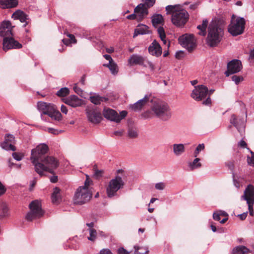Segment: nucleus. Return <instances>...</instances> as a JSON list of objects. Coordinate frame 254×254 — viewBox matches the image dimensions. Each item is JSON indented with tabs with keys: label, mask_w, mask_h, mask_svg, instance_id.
<instances>
[{
	"label": "nucleus",
	"mask_w": 254,
	"mask_h": 254,
	"mask_svg": "<svg viewBox=\"0 0 254 254\" xmlns=\"http://www.w3.org/2000/svg\"><path fill=\"white\" fill-rule=\"evenodd\" d=\"M167 14H171L172 23L177 27H182L188 22L189 14L188 11L177 5H169L166 7Z\"/></svg>",
	"instance_id": "obj_1"
},
{
	"label": "nucleus",
	"mask_w": 254,
	"mask_h": 254,
	"mask_svg": "<svg viewBox=\"0 0 254 254\" xmlns=\"http://www.w3.org/2000/svg\"><path fill=\"white\" fill-rule=\"evenodd\" d=\"M33 165L34 166L36 172L42 177L45 175V172L54 174L55 170L59 165V162L54 157L47 156Z\"/></svg>",
	"instance_id": "obj_2"
},
{
	"label": "nucleus",
	"mask_w": 254,
	"mask_h": 254,
	"mask_svg": "<svg viewBox=\"0 0 254 254\" xmlns=\"http://www.w3.org/2000/svg\"><path fill=\"white\" fill-rule=\"evenodd\" d=\"M223 30L220 27L217 22L212 21L208 27V34L206 43L210 47L218 46L223 36Z\"/></svg>",
	"instance_id": "obj_3"
},
{
	"label": "nucleus",
	"mask_w": 254,
	"mask_h": 254,
	"mask_svg": "<svg viewBox=\"0 0 254 254\" xmlns=\"http://www.w3.org/2000/svg\"><path fill=\"white\" fill-rule=\"evenodd\" d=\"M86 180L83 186L79 187L76 190L73 201L76 204L81 205L88 202L92 197V193L89 189L92 182L88 175H86Z\"/></svg>",
	"instance_id": "obj_4"
},
{
	"label": "nucleus",
	"mask_w": 254,
	"mask_h": 254,
	"mask_svg": "<svg viewBox=\"0 0 254 254\" xmlns=\"http://www.w3.org/2000/svg\"><path fill=\"white\" fill-rule=\"evenodd\" d=\"M151 110L155 116L163 121H167L171 118L172 113L169 105L162 101L154 102Z\"/></svg>",
	"instance_id": "obj_5"
},
{
	"label": "nucleus",
	"mask_w": 254,
	"mask_h": 254,
	"mask_svg": "<svg viewBox=\"0 0 254 254\" xmlns=\"http://www.w3.org/2000/svg\"><path fill=\"white\" fill-rule=\"evenodd\" d=\"M245 25L246 20L243 17H236L233 15L228 31L233 36L241 35L244 32Z\"/></svg>",
	"instance_id": "obj_6"
},
{
	"label": "nucleus",
	"mask_w": 254,
	"mask_h": 254,
	"mask_svg": "<svg viewBox=\"0 0 254 254\" xmlns=\"http://www.w3.org/2000/svg\"><path fill=\"white\" fill-rule=\"evenodd\" d=\"M125 183L122 178L116 176L111 180L106 187V193L109 197H112L117 195V191L123 188Z\"/></svg>",
	"instance_id": "obj_7"
},
{
	"label": "nucleus",
	"mask_w": 254,
	"mask_h": 254,
	"mask_svg": "<svg viewBox=\"0 0 254 254\" xmlns=\"http://www.w3.org/2000/svg\"><path fill=\"white\" fill-rule=\"evenodd\" d=\"M30 209L26 216V219L28 221H32L35 219L38 218L43 216L44 212L41 208V202L35 200L31 202L29 205Z\"/></svg>",
	"instance_id": "obj_8"
},
{
	"label": "nucleus",
	"mask_w": 254,
	"mask_h": 254,
	"mask_svg": "<svg viewBox=\"0 0 254 254\" xmlns=\"http://www.w3.org/2000/svg\"><path fill=\"white\" fill-rule=\"evenodd\" d=\"M49 147L46 144H40L31 150L30 160L32 163L35 164L45 157V154L48 152Z\"/></svg>",
	"instance_id": "obj_9"
},
{
	"label": "nucleus",
	"mask_w": 254,
	"mask_h": 254,
	"mask_svg": "<svg viewBox=\"0 0 254 254\" xmlns=\"http://www.w3.org/2000/svg\"><path fill=\"white\" fill-rule=\"evenodd\" d=\"M180 44L189 52H191L196 47V41L192 34H185L179 38Z\"/></svg>",
	"instance_id": "obj_10"
},
{
	"label": "nucleus",
	"mask_w": 254,
	"mask_h": 254,
	"mask_svg": "<svg viewBox=\"0 0 254 254\" xmlns=\"http://www.w3.org/2000/svg\"><path fill=\"white\" fill-rule=\"evenodd\" d=\"M208 88L203 85H199L194 87L190 96L196 101H200L205 99L208 95Z\"/></svg>",
	"instance_id": "obj_11"
},
{
	"label": "nucleus",
	"mask_w": 254,
	"mask_h": 254,
	"mask_svg": "<svg viewBox=\"0 0 254 254\" xmlns=\"http://www.w3.org/2000/svg\"><path fill=\"white\" fill-rule=\"evenodd\" d=\"M2 44L3 50L5 51L12 49H20L22 47V44L11 36L4 38Z\"/></svg>",
	"instance_id": "obj_12"
},
{
	"label": "nucleus",
	"mask_w": 254,
	"mask_h": 254,
	"mask_svg": "<svg viewBox=\"0 0 254 254\" xmlns=\"http://www.w3.org/2000/svg\"><path fill=\"white\" fill-rule=\"evenodd\" d=\"M242 69V64L240 60H233L227 64V71L226 72L227 76L229 74L237 73Z\"/></svg>",
	"instance_id": "obj_13"
},
{
	"label": "nucleus",
	"mask_w": 254,
	"mask_h": 254,
	"mask_svg": "<svg viewBox=\"0 0 254 254\" xmlns=\"http://www.w3.org/2000/svg\"><path fill=\"white\" fill-rule=\"evenodd\" d=\"M86 115L88 121L94 124L100 123L102 119L101 113L94 109H87Z\"/></svg>",
	"instance_id": "obj_14"
},
{
	"label": "nucleus",
	"mask_w": 254,
	"mask_h": 254,
	"mask_svg": "<svg viewBox=\"0 0 254 254\" xmlns=\"http://www.w3.org/2000/svg\"><path fill=\"white\" fill-rule=\"evenodd\" d=\"M12 28L9 21H3L0 26V36L3 37V38L12 36Z\"/></svg>",
	"instance_id": "obj_15"
},
{
	"label": "nucleus",
	"mask_w": 254,
	"mask_h": 254,
	"mask_svg": "<svg viewBox=\"0 0 254 254\" xmlns=\"http://www.w3.org/2000/svg\"><path fill=\"white\" fill-rule=\"evenodd\" d=\"M242 198L247 201V203H254V187L249 185L246 188Z\"/></svg>",
	"instance_id": "obj_16"
},
{
	"label": "nucleus",
	"mask_w": 254,
	"mask_h": 254,
	"mask_svg": "<svg viewBox=\"0 0 254 254\" xmlns=\"http://www.w3.org/2000/svg\"><path fill=\"white\" fill-rule=\"evenodd\" d=\"M148 52L151 55L159 57L162 53V49L159 43L154 40L148 47Z\"/></svg>",
	"instance_id": "obj_17"
},
{
	"label": "nucleus",
	"mask_w": 254,
	"mask_h": 254,
	"mask_svg": "<svg viewBox=\"0 0 254 254\" xmlns=\"http://www.w3.org/2000/svg\"><path fill=\"white\" fill-rule=\"evenodd\" d=\"M145 4L143 3L139 4L134 9V12L137 15L138 20H142L148 14V9Z\"/></svg>",
	"instance_id": "obj_18"
},
{
	"label": "nucleus",
	"mask_w": 254,
	"mask_h": 254,
	"mask_svg": "<svg viewBox=\"0 0 254 254\" xmlns=\"http://www.w3.org/2000/svg\"><path fill=\"white\" fill-rule=\"evenodd\" d=\"M55 106L52 104L47 103L44 102H38L37 108L42 114L49 115L53 111Z\"/></svg>",
	"instance_id": "obj_19"
},
{
	"label": "nucleus",
	"mask_w": 254,
	"mask_h": 254,
	"mask_svg": "<svg viewBox=\"0 0 254 254\" xmlns=\"http://www.w3.org/2000/svg\"><path fill=\"white\" fill-rule=\"evenodd\" d=\"M103 115L106 119L109 120L116 123L120 122L119 114L114 110L110 109L104 110L103 111Z\"/></svg>",
	"instance_id": "obj_20"
},
{
	"label": "nucleus",
	"mask_w": 254,
	"mask_h": 254,
	"mask_svg": "<svg viewBox=\"0 0 254 254\" xmlns=\"http://www.w3.org/2000/svg\"><path fill=\"white\" fill-rule=\"evenodd\" d=\"M148 100L149 96L145 95L143 98L139 100L135 103L130 105L129 108L135 112L140 111Z\"/></svg>",
	"instance_id": "obj_21"
},
{
	"label": "nucleus",
	"mask_w": 254,
	"mask_h": 254,
	"mask_svg": "<svg viewBox=\"0 0 254 254\" xmlns=\"http://www.w3.org/2000/svg\"><path fill=\"white\" fill-rule=\"evenodd\" d=\"M64 102L72 107H77L82 105V100L76 95H71L68 98L64 99Z\"/></svg>",
	"instance_id": "obj_22"
},
{
	"label": "nucleus",
	"mask_w": 254,
	"mask_h": 254,
	"mask_svg": "<svg viewBox=\"0 0 254 254\" xmlns=\"http://www.w3.org/2000/svg\"><path fill=\"white\" fill-rule=\"evenodd\" d=\"M145 61V58L142 56L137 54H133L128 60V64L130 66L134 64L143 65Z\"/></svg>",
	"instance_id": "obj_23"
},
{
	"label": "nucleus",
	"mask_w": 254,
	"mask_h": 254,
	"mask_svg": "<svg viewBox=\"0 0 254 254\" xmlns=\"http://www.w3.org/2000/svg\"><path fill=\"white\" fill-rule=\"evenodd\" d=\"M12 17L14 19H19L21 22H25L24 26H26L27 24L26 20L28 19L27 15L22 11L18 10L14 12L12 15Z\"/></svg>",
	"instance_id": "obj_24"
},
{
	"label": "nucleus",
	"mask_w": 254,
	"mask_h": 254,
	"mask_svg": "<svg viewBox=\"0 0 254 254\" xmlns=\"http://www.w3.org/2000/svg\"><path fill=\"white\" fill-rule=\"evenodd\" d=\"M17 4V0H0V6L3 9L13 8Z\"/></svg>",
	"instance_id": "obj_25"
},
{
	"label": "nucleus",
	"mask_w": 254,
	"mask_h": 254,
	"mask_svg": "<svg viewBox=\"0 0 254 254\" xmlns=\"http://www.w3.org/2000/svg\"><path fill=\"white\" fill-rule=\"evenodd\" d=\"M149 32V27L143 24L138 25L137 28L134 30V33L133 34V38L137 36L139 34H148Z\"/></svg>",
	"instance_id": "obj_26"
},
{
	"label": "nucleus",
	"mask_w": 254,
	"mask_h": 254,
	"mask_svg": "<svg viewBox=\"0 0 254 254\" xmlns=\"http://www.w3.org/2000/svg\"><path fill=\"white\" fill-rule=\"evenodd\" d=\"M60 189L57 187L54 188L53 192L51 196L53 203L58 204L61 201V195Z\"/></svg>",
	"instance_id": "obj_27"
},
{
	"label": "nucleus",
	"mask_w": 254,
	"mask_h": 254,
	"mask_svg": "<svg viewBox=\"0 0 254 254\" xmlns=\"http://www.w3.org/2000/svg\"><path fill=\"white\" fill-rule=\"evenodd\" d=\"M173 151L176 156H180L185 151V147L184 144L178 143L173 145Z\"/></svg>",
	"instance_id": "obj_28"
},
{
	"label": "nucleus",
	"mask_w": 254,
	"mask_h": 254,
	"mask_svg": "<svg viewBox=\"0 0 254 254\" xmlns=\"http://www.w3.org/2000/svg\"><path fill=\"white\" fill-rule=\"evenodd\" d=\"M151 21L154 26H157L164 23V18L160 14H154L151 17Z\"/></svg>",
	"instance_id": "obj_29"
},
{
	"label": "nucleus",
	"mask_w": 254,
	"mask_h": 254,
	"mask_svg": "<svg viewBox=\"0 0 254 254\" xmlns=\"http://www.w3.org/2000/svg\"><path fill=\"white\" fill-rule=\"evenodd\" d=\"M8 215V208L6 203L0 202V218L6 217Z\"/></svg>",
	"instance_id": "obj_30"
},
{
	"label": "nucleus",
	"mask_w": 254,
	"mask_h": 254,
	"mask_svg": "<svg viewBox=\"0 0 254 254\" xmlns=\"http://www.w3.org/2000/svg\"><path fill=\"white\" fill-rule=\"evenodd\" d=\"M157 32L161 40L163 41L164 44L167 45V48H169L170 44L169 42H167L166 40V34L164 28L162 27H159L157 29Z\"/></svg>",
	"instance_id": "obj_31"
},
{
	"label": "nucleus",
	"mask_w": 254,
	"mask_h": 254,
	"mask_svg": "<svg viewBox=\"0 0 254 254\" xmlns=\"http://www.w3.org/2000/svg\"><path fill=\"white\" fill-rule=\"evenodd\" d=\"M208 25V21L206 19H204L202 21L201 24L197 26V28L199 30V32L198 34L200 35L204 36L206 34V29Z\"/></svg>",
	"instance_id": "obj_32"
},
{
	"label": "nucleus",
	"mask_w": 254,
	"mask_h": 254,
	"mask_svg": "<svg viewBox=\"0 0 254 254\" xmlns=\"http://www.w3.org/2000/svg\"><path fill=\"white\" fill-rule=\"evenodd\" d=\"M48 116L52 119L58 121L61 120L62 118V114L57 110L55 106L53 109V111H52L51 113H50Z\"/></svg>",
	"instance_id": "obj_33"
},
{
	"label": "nucleus",
	"mask_w": 254,
	"mask_h": 254,
	"mask_svg": "<svg viewBox=\"0 0 254 254\" xmlns=\"http://www.w3.org/2000/svg\"><path fill=\"white\" fill-rule=\"evenodd\" d=\"M249 250L245 246H240L233 249V254H247Z\"/></svg>",
	"instance_id": "obj_34"
},
{
	"label": "nucleus",
	"mask_w": 254,
	"mask_h": 254,
	"mask_svg": "<svg viewBox=\"0 0 254 254\" xmlns=\"http://www.w3.org/2000/svg\"><path fill=\"white\" fill-rule=\"evenodd\" d=\"M103 66L108 67L113 74H116L118 72L117 64L114 61L108 64H104Z\"/></svg>",
	"instance_id": "obj_35"
},
{
	"label": "nucleus",
	"mask_w": 254,
	"mask_h": 254,
	"mask_svg": "<svg viewBox=\"0 0 254 254\" xmlns=\"http://www.w3.org/2000/svg\"><path fill=\"white\" fill-rule=\"evenodd\" d=\"M134 253L133 254H147L149 253L148 248L145 247H134Z\"/></svg>",
	"instance_id": "obj_36"
},
{
	"label": "nucleus",
	"mask_w": 254,
	"mask_h": 254,
	"mask_svg": "<svg viewBox=\"0 0 254 254\" xmlns=\"http://www.w3.org/2000/svg\"><path fill=\"white\" fill-rule=\"evenodd\" d=\"M0 145L2 149L6 150H12L13 151L16 150L15 146L7 142L5 139L0 143Z\"/></svg>",
	"instance_id": "obj_37"
},
{
	"label": "nucleus",
	"mask_w": 254,
	"mask_h": 254,
	"mask_svg": "<svg viewBox=\"0 0 254 254\" xmlns=\"http://www.w3.org/2000/svg\"><path fill=\"white\" fill-rule=\"evenodd\" d=\"M107 99L99 96L90 97V101L95 105L100 104L101 102L107 101Z\"/></svg>",
	"instance_id": "obj_38"
},
{
	"label": "nucleus",
	"mask_w": 254,
	"mask_h": 254,
	"mask_svg": "<svg viewBox=\"0 0 254 254\" xmlns=\"http://www.w3.org/2000/svg\"><path fill=\"white\" fill-rule=\"evenodd\" d=\"M200 159L196 158L193 160L192 162L189 163V166L191 170L197 169L201 167V164L199 162Z\"/></svg>",
	"instance_id": "obj_39"
},
{
	"label": "nucleus",
	"mask_w": 254,
	"mask_h": 254,
	"mask_svg": "<svg viewBox=\"0 0 254 254\" xmlns=\"http://www.w3.org/2000/svg\"><path fill=\"white\" fill-rule=\"evenodd\" d=\"M69 94V89L67 87L62 88L57 93V95L59 97H65Z\"/></svg>",
	"instance_id": "obj_40"
},
{
	"label": "nucleus",
	"mask_w": 254,
	"mask_h": 254,
	"mask_svg": "<svg viewBox=\"0 0 254 254\" xmlns=\"http://www.w3.org/2000/svg\"><path fill=\"white\" fill-rule=\"evenodd\" d=\"M89 236L88 237V239L89 241L94 242L96 239L97 232L96 230L93 228L89 229Z\"/></svg>",
	"instance_id": "obj_41"
},
{
	"label": "nucleus",
	"mask_w": 254,
	"mask_h": 254,
	"mask_svg": "<svg viewBox=\"0 0 254 254\" xmlns=\"http://www.w3.org/2000/svg\"><path fill=\"white\" fill-rule=\"evenodd\" d=\"M214 89H210V90H208V97H207L206 99L203 101L202 104L203 105H206V106H209L211 104V100L210 97V95L214 92Z\"/></svg>",
	"instance_id": "obj_42"
},
{
	"label": "nucleus",
	"mask_w": 254,
	"mask_h": 254,
	"mask_svg": "<svg viewBox=\"0 0 254 254\" xmlns=\"http://www.w3.org/2000/svg\"><path fill=\"white\" fill-rule=\"evenodd\" d=\"M4 139L8 143L13 145L15 143L14 136L10 134H5L4 136Z\"/></svg>",
	"instance_id": "obj_43"
},
{
	"label": "nucleus",
	"mask_w": 254,
	"mask_h": 254,
	"mask_svg": "<svg viewBox=\"0 0 254 254\" xmlns=\"http://www.w3.org/2000/svg\"><path fill=\"white\" fill-rule=\"evenodd\" d=\"M204 148H205V145H204V143H201V144H198L197 145V146L196 147L195 150L194 151V156L195 157H196L198 156L199 152L203 150L204 149Z\"/></svg>",
	"instance_id": "obj_44"
},
{
	"label": "nucleus",
	"mask_w": 254,
	"mask_h": 254,
	"mask_svg": "<svg viewBox=\"0 0 254 254\" xmlns=\"http://www.w3.org/2000/svg\"><path fill=\"white\" fill-rule=\"evenodd\" d=\"M137 132L136 129L129 128L128 130V135L130 138H135L137 136Z\"/></svg>",
	"instance_id": "obj_45"
},
{
	"label": "nucleus",
	"mask_w": 254,
	"mask_h": 254,
	"mask_svg": "<svg viewBox=\"0 0 254 254\" xmlns=\"http://www.w3.org/2000/svg\"><path fill=\"white\" fill-rule=\"evenodd\" d=\"M232 80L236 83V84H238L240 82L244 80V78L241 76H237L235 75L232 76Z\"/></svg>",
	"instance_id": "obj_46"
},
{
	"label": "nucleus",
	"mask_w": 254,
	"mask_h": 254,
	"mask_svg": "<svg viewBox=\"0 0 254 254\" xmlns=\"http://www.w3.org/2000/svg\"><path fill=\"white\" fill-rule=\"evenodd\" d=\"M142 1H144L143 4L148 8L152 7L156 2V0H142Z\"/></svg>",
	"instance_id": "obj_47"
},
{
	"label": "nucleus",
	"mask_w": 254,
	"mask_h": 254,
	"mask_svg": "<svg viewBox=\"0 0 254 254\" xmlns=\"http://www.w3.org/2000/svg\"><path fill=\"white\" fill-rule=\"evenodd\" d=\"M252 155L251 157H247V162L249 165L254 166V153L251 152Z\"/></svg>",
	"instance_id": "obj_48"
},
{
	"label": "nucleus",
	"mask_w": 254,
	"mask_h": 254,
	"mask_svg": "<svg viewBox=\"0 0 254 254\" xmlns=\"http://www.w3.org/2000/svg\"><path fill=\"white\" fill-rule=\"evenodd\" d=\"M104 173L103 170H95L94 174V177L96 179H98L102 177Z\"/></svg>",
	"instance_id": "obj_49"
},
{
	"label": "nucleus",
	"mask_w": 254,
	"mask_h": 254,
	"mask_svg": "<svg viewBox=\"0 0 254 254\" xmlns=\"http://www.w3.org/2000/svg\"><path fill=\"white\" fill-rule=\"evenodd\" d=\"M12 155L13 158L17 161H20L23 157V155L22 154L17 152L13 153Z\"/></svg>",
	"instance_id": "obj_50"
},
{
	"label": "nucleus",
	"mask_w": 254,
	"mask_h": 254,
	"mask_svg": "<svg viewBox=\"0 0 254 254\" xmlns=\"http://www.w3.org/2000/svg\"><path fill=\"white\" fill-rule=\"evenodd\" d=\"M165 187V184L164 183L160 182L155 184V188L158 190H163Z\"/></svg>",
	"instance_id": "obj_51"
},
{
	"label": "nucleus",
	"mask_w": 254,
	"mask_h": 254,
	"mask_svg": "<svg viewBox=\"0 0 254 254\" xmlns=\"http://www.w3.org/2000/svg\"><path fill=\"white\" fill-rule=\"evenodd\" d=\"M230 123L235 127H237L238 125L237 119L236 116L234 114L231 116Z\"/></svg>",
	"instance_id": "obj_52"
},
{
	"label": "nucleus",
	"mask_w": 254,
	"mask_h": 254,
	"mask_svg": "<svg viewBox=\"0 0 254 254\" xmlns=\"http://www.w3.org/2000/svg\"><path fill=\"white\" fill-rule=\"evenodd\" d=\"M73 90L77 94L81 95L83 93V91L77 86V84H75L73 87Z\"/></svg>",
	"instance_id": "obj_53"
},
{
	"label": "nucleus",
	"mask_w": 254,
	"mask_h": 254,
	"mask_svg": "<svg viewBox=\"0 0 254 254\" xmlns=\"http://www.w3.org/2000/svg\"><path fill=\"white\" fill-rule=\"evenodd\" d=\"M6 190L5 187L0 182V196L4 194Z\"/></svg>",
	"instance_id": "obj_54"
},
{
	"label": "nucleus",
	"mask_w": 254,
	"mask_h": 254,
	"mask_svg": "<svg viewBox=\"0 0 254 254\" xmlns=\"http://www.w3.org/2000/svg\"><path fill=\"white\" fill-rule=\"evenodd\" d=\"M127 114V112L126 111H122L120 113V115H119V118L120 119V122L124 118L126 117Z\"/></svg>",
	"instance_id": "obj_55"
},
{
	"label": "nucleus",
	"mask_w": 254,
	"mask_h": 254,
	"mask_svg": "<svg viewBox=\"0 0 254 254\" xmlns=\"http://www.w3.org/2000/svg\"><path fill=\"white\" fill-rule=\"evenodd\" d=\"M118 254H129V252L125 250L124 248H120L118 250Z\"/></svg>",
	"instance_id": "obj_56"
},
{
	"label": "nucleus",
	"mask_w": 254,
	"mask_h": 254,
	"mask_svg": "<svg viewBox=\"0 0 254 254\" xmlns=\"http://www.w3.org/2000/svg\"><path fill=\"white\" fill-rule=\"evenodd\" d=\"M48 130L49 132L53 133L54 134H58L59 133L62 132V131H59L57 129H55L53 128H48Z\"/></svg>",
	"instance_id": "obj_57"
},
{
	"label": "nucleus",
	"mask_w": 254,
	"mask_h": 254,
	"mask_svg": "<svg viewBox=\"0 0 254 254\" xmlns=\"http://www.w3.org/2000/svg\"><path fill=\"white\" fill-rule=\"evenodd\" d=\"M254 203H248V209H249V213H250V214L251 215V216H253L254 215V209H253V205H254Z\"/></svg>",
	"instance_id": "obj_58"
},
{
	"label": "nucleus",
	"mask_w": 254,
	"mask_h": 254,
	"mask_svg": "<svg viewBox=\"0 0 254 254\" xmlns=\"http://www.w3.org/2000/svg\"><path fill=\"white\" fill-rule=\"evenodd\" d=\"M221 214L218 212H214L213 214V218L215 220L219 221L220 220V215Z\"/></svg>",
	"instance_id": "obj_59"
},
{
	"label": "nucleus",
	"mask_w": 254,
	"mask_h": 254,
	"mask_svg": "<svg viewBox=\"0 0 254 254\" xmlns=\"http://www.w3.org/2000/svg\"><path fill=\"white\" fill-rule=\"evenodd\" d=\"M67 36L70 38L71 42H72L73 43H76V40L75 39V36L71 34H68Z\"/></svg>",
	"instance_id": "obj_60"
},
{
	"label": "nucleus",
	"mask_w": 254,
	"mask_h": 254,
	"mask_svg": "<svg viewBox=\"0 0 254 254\" xmlns=\"http://www.w3.org/2000/svg\"><path fill=\"white\" fill-rule=\"evenodd\" d=\"M127 18L128 19H135L136 18H137V15L136 13L134 12V13L130 14L128 16H127Z\"/></svg>",
	"instance_id": "obj_61"
},
{
	"label": "nucleus",
	"mask_w": 254,
	"mask_h": 254,
	"mask_svg": "<svg viewBox=\"0 0 254 254\" xmlns=\"http://www.w3.org/2000/svg\"><path fill=\"white\" fill-rule=\"evenodd\" d=\"M100 254H113L109 249H104L100 251Z\"/></svg>",
	"instance_id": "obj_62"
},
{
	"label": "nucleus",
	"mask_w": 254,
	"mask_h": 254,
	"mask_svg": "<svg viewBox=\"0 0 254 254\" xmlns=\"http://www.w3.org/2000/svg\"><path fill=\"white\" fill-rule=\"evenodd\" d=\"M61 110L62 111V113L65 114H66L67 113V112H68V110L67 109V107L64 105H62L61 106Z\"/></svg>",
	"instance_id": "obj_63"
},
{
	"label": "nucleus",
	"mask_w": 254,
	"mask_h": 254,
	"mask_svg": "<svg viewBox=\"0 0 254 254\" xmlns=\"http://www.w3.org/2000/svg\"><path fill=\"white\" fill-rule=\"evenodd\" d=\"M146 63L147 64V65L149 66V67L150 68V69L152 70H154L155 69V66L152 63H151V62L150 61H146Z\"/></svg>",
	"instance_id": "obj_64"
}]
</instances>
